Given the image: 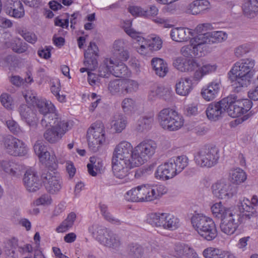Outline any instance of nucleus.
I'll return each instance as SVG.
<instances>
[{"instance_id":"48","label":"nucleus","mask_w":258,"mask_h":258,"mask_svg":"<svg viewBox=\"0 0 258 258\" xmlns=\"http://www.w3.org/2000/svg\"><path fill=\"white\" fill-rule=\"evenodd\" d=\"M231 181L235 184H239L246 179V174L241 169L237 168L230 172Z\"/></svg>"},{"instance_id":"15","label":"nucleus","mask_w":258,"mask_h":258,"mask_svg":"<svg viewBox=\"0 0 258 258\" xmlns=\"http://www.w3.org/2000/svg\"><path fill=\"white\" fill-rule=\"evenodd\" d=\"M242 222L240 213L234 210V212L221 220L220 228L223 233L231 235Z\"/></svg>"},{"instance_id":"59","label":"nucleus","mask_w":258,"mask_h":258,"mask_svg":"<svg viewBox=\"0 0 258 258\" xmlns=\"http://www.w3.org/2000/svg\"><path fill=\"white\" fill-rule=\"evenodd\" d=\"M155 167V164L154 163L145 165L136 170L135 176L136 177L138 178L142 176L150 174L153 172Z\"/></svg>"},{"instance_id":"1","label":"nucleus","mask_w":258,"mask_h":258,"mask_svg":"<svg viewBox=\"0 0 258 258\" xmlns=\"http://www.w3.org/2000/svg\"><path fill=\"white\" fill-rule=\"evenodd\" d=\"M255 63L254 59L247 58L240 59L233 65L228 75L232 86L236 91H239L250 84Z\"/></svg>"},{"instance_id":"60","label":"nucleus","mask_w":258,"mask_h":258,"mask_svg":"<svg viewBox=\"0 0 258 258\" xmlns=\"http://www.w3.org/2000/svg\"><path fill=\"white\" fill-rule=\"evenodd\" d=\"M84 64L85 68L80 69V71L81 73H84L85 72H90V71L95 70L97 66V59L94 58L90 60L85 58Z\"/></svg>"},{"instance_id":"43","label":"nucleus","mask_w":258,"mask_h":258,"mask_svg":"<svg viewBox=\"0 0 258 258\" xmlns=\"http://www.w3.org/2000/svg\"><path fill=\"white\" fill-rule=\"evenodd\" d=\"M127 252L131 258H141L144 253V249L140 244L131 243L127 245Z\"/></svg>"},{"instance_id":"46","label":"nucleus","mask_w":258,"mask_h":258,"mask_svg":"<svg viewBox=\"0 0 258 258\" xmlns=\"http://www.w3.org/2000/svg\"><path fill=\"white\" fill-rule=\"evenodd\" d=\"M76 219V215L74 212L70 213L67 218L56 228L58 232H63L72 228Z\"/></svg>"},{"instance_id":"37","label":"nucleus","mask_w":258,"mask_h":258,"mask_svg":"<svg viewBox=\"0 0 258 258\" xmlns=\"http://www.w3.org/2000/svg\"><path fill=\"white\" fill-rule=\"evenodd\" d=\"M211 209L213 216L221 220L231 214L234 210L224 207L221 202L214 204Z\"/></svg>"},{"instance_id":"9","label":"nucleus","mask_w":258,"mask_h":258,"mask_svg":"<svg viewBox=\"0 0 258 258\" xmlns=\"http://www.w3.org/2000/svg\"><path fill=\"white\" fill-rule=\"evenodd\" d=\"M111 74L116 77L125 78L130 77L132 73L123 62L107 58L99 68V75L102 77H108Z\"/></svg>"},{"instance_id":"26","label":"nucleus","mask_w":258,"mask_h":258,"mask_svg":"<svg viewBox=\"0 0 258 258\" xmlns=\"http://www.w3.org/2000/svg\"><path fill=\"white\" fill-rule=\"evenodd\" d=\"M141 162H112V169L114 175L122 179L128 173L130 169L141 165Z\"/></svg>"},{"instance_id":"12","label":"nucleus","mask_w":258,"mask_h":258,"mask_svg":"<svg viewBox=\"0 0 258 258\" xmlns=\"http://www.w3.org/2000/svg\"><path fill=\"white\" fill-rule=\"evenodd\" d=\"M157 149L156 143L150 140H144L133 148L132 161H147L154 155Z\"/></svg>"},{"instance_id":"63","label":"nucleus","mask_w":258,"mask_h":258,"mask_svg":"<svg viewBox=\"0 0 258 258\" xmlns=\"http://www.w3.org/2000/svg\"><path fill=\"white\" fill-rule=\"evenodd\" d=\"M121 106L124 112H130L136 108V103L132 99L125 98L122 102Z\"/></svg>"},{"instance_id":"5","label":"nucleus","mask_w":258,"mask_h":258,"mask_svg":"<svg viewBox=\"0 0 258 258\" xmlns=\"http://www.w3.org/2000/svg\"><path fill=\"white\" fill-rule=\"evenodd\" d=\"M88 230L100 244L116 251L119 250L121 245L120 238L111 230L97 224L92 225Z\"/></svg>"},{"instance_id":"21","label":"nucleus","mask_w":258,"mask_h":258,"mask_svg":"<svg viewBox=\"0 0 258 258\" xmlns=\"http://www.w3.org/2000/svg\"><path fill=\"white\" fill-rule=\"evenodd\" d=\"M24 184L30 192H35L41 187L42 183L41 176L40 178L38 172L32 168L27 169L23 179Z\"/></svg>"},{"instance_id":"4","label":"nucleus","mask_w":258,"mask_h":258,"mask_svg":"<svg viewBox=\"0 0 258 258\" xmlns=\"http://www.w3.org/2000/svg\"><path fill=\"white\" fill-rule=\"evenodd\" d=\"M191 223L194 229L204 240L212 241L218 235V231L213 220L201 214L194 215Z\"/></svg>"},{"instance_id":"44","label":"nucleus","mask_w":258,"mask_h":258,"mask_svg":"<svg viewBox=\"0 0 258 258\" xmlns=\"http://www.w3.org/2000/svg\"><path fill=\"white\" fill-rule=\"evenodd\" d=\"M163 214L152 213L148 214L146 218V222L156 227H163Z\"/></svg>"},{"instance_id":"57","label":"nucleus","mask_w":258,"mask_h":258,"mask_svg":"<svg viewBox=\"0 0 258 258\" xmlns=\"http://www.w3.org/2000/svg\"><path fill=\"white\" fill-rule=\"evenodd\" d=\"M6 125L9 130L15 135H18L22 132V129L18 123L13 118L6 121Z\"/></svg>"},{"instance_id":"41","label":"nucleus","mask_w":258,"mask_h":258,"mask_svg":"<svg viewBox=\"0 0 258 258\" xmlns=\"http://www.w3.org/2000/svg\"><path fill=\"white\" fill-rule=\"evenodd\" d=\"M244 14L249 18L254 17L258 12V1L257 0H247L242 7Z\"/></svg>"},{"instance_id":"56","label":"nucleus","mask_w":258,"mask_h":258,"mask_svg":"<svg viewBox=\"0 0 258 258\" xmlns=\"http://www.w3.org/2000/svg\"><path fill=\"white\" fill-rule=\"evenodd\" d=\"M98 47L95 43L90 42L88 48L84 53L85 58L88 59L90 60L94 58L96 59V57L98 55Z\"/></svg>"},{"instance_id":"54","label":"nucleus","mask_w":258,"mask_h":258,"mask_svg":"<svg viewBox=\"0 0 258 258\" xmlns=\"http://www.w3.org/2000/svg\"><path fill=\"white\" fill-rule=\"evenodd\" d=\"M10 47L14 51L19 53H23L27 49L26 43L23 42L18 38L14 39Z\"/></svg>"},{"instance_id":"32","label":"nucleus","mask_w":258,"mask_h":258,"mask_svg":"<svg viewBox=\"0 0 258 258\" xmlns=\"http://www.w3.org/2000/svg\"><path fill=\"white\" fill-rule=\"evenodd\" d=\"M2 167L7 173L20 177L25 170V166L20 162H2Z\"/></svg>"},{"instance_id":"62","label":"nucleus","mask_w":258,"mask_h":258,"mask_svg":"<svg viewBox=\"0 0 258 258\" xmlns=\"http://www.w3.org/2000/svg\"><path fill=\"white\" fill-rule=\"evenodd\" d=\"M250 49L249 45L247 44L240 45L234 49V54L238 58L241 57L248 53Z\"/></svg>"},{"instance_id":"23","label":"nucleus","mask_w":258,"mask_h":258,"mask_svg":"<svg viewBox=\"0 0 258 258\" xmlns=\"http://www.w3.org/2000/svg\"><path fill=\"white\" fill-rule=\"evenodd\" d=\"M200 40L204 45L208 44L221 43L227 39V34L222 31H213L211 32L200 33L198 34Z\"/></svg>"},{"instance_id":"36","label":"nucleus","mask_w":258,"mask_h":258,"mask_svg":"<svg viewBox=\"0 0 258 258\" xmlns=\"http://www.w3.org/2000/svg\"><path fill=\"white\" fill-rule=\"evenodd\" d=\"M203 255L205 258H235V256L229 251L213 247L205 249Z\"/></svg>"},{"instance_id":"50","label":"nucleus","mask_w":258,"mask_h":258,"mask_svg":"<svg viewBox=\"0 0 258 258\" xmlns=\"http://www.w3.org/2000/svg\"><path fill=\"white\" fill-rule=\"evenodd\" d=\"M150 186L153 201L160 198L167 191L166 187L162 184H153Z\"/></svg>"},{"instance_id":"24","label":"nucleus","mask_w":258,"mask_h":258,"mask_svg":"<svg viewBox=\"0 0 258 258\" xmlns=\"http://www.w3.org/2000/svg\"><path fill=\"white\" fill-rule=\"evenodd\" d=\"M192 80L189 77H181L176 81L174 89L179 96L186 97L194 89Z\"/></svg>"},{"instance_id":"49","label":"nucleus","mask_w":258,"mask_h":258,"mask_svg":"<svg viewBox=\"0 0 258 258\" xmlns=\"http://www.w3.org/2000/svg\"><path fill=\"white\" fill-rule=\"evenodd\" d=\"M153 116H144L138 120L137 129L140 132L148 130L151 127L153 122Z\"/></svg>"},{"instance_id":"29","label":"nucleus","mask_w":258,"mask_h":258,"mask_svg":"<svg viewBox=\"0 0 258 258\" xmlns=\"http://www.w3.org/2000/svg\"><path fill=\"white\" fill-rule=\"evenodd\" d=\"M232 210H237L238 213H240L242 220L243 219H250L256 216V211L252 206H251V203L247 199L240 201L236 208Z\"/></svg>"},{"instance_id":"34","label":"nucleus","mask_w":258,"mask_h":258,"mask_svg":"<svg viewBox=\"0 0 258 258\" xmlns=\"http://www.w3.org/2000/svg\"><path fill=\"white\" fill-rule=\"evenodd\" d=\"M210 8L211 4L208 0H195L188 5L187 11L190 14L197 15Z\"/></svg>"},{"instance_id":"25","label":"nucleus","mask_w":258,"mask_h":258,"mask_svg":"<svg viewBox=\"0 0 258 258\" xmlns=\"http://www.w3.org/2000/svg\"><path fill=\"white\" fill-rule=\"evenodd\" d=\"M21 120L30 127H36L38 118L33 110L26 104L21 105L18 108Z\"/></svg>"},{"instance_id":"20","label":"nucleus","mask_w":258,"mask_h":258,"mask_svg":"<svg viewBox=\"0 0 258 258\" xmlns=\"http://www.w3.org/2000/svg\"><path fill=\"white\" fill-rule=\"evenodd\" d=\"M20 253L25 252H31L33 248L31 244H27L23 246L18 244V239L13 238L7 241L5 245V252L6 255V258H18V255L16 252V249Z\"/></svg>"},{"instance_id":"30","label":"nucleus","mask_w":258,"mask_h":258,"mask_svg":"<svg viewBox=\"0 0 258 258\" xmlns=\"http://www.w3.org/2000/svg\"><path fill=\"white\" fill-rule=\"evenodd\" d=\"M174 168L172 162H164L158 167L155 176L157 179L163 180L172 178L176 175V170Z\"/></svg>"},{"instance_id":"55","label":"nucleus","mask_w":258,"mask_h":258,"mask_svg":"<svg viewBox=\"0 0 258 258\" xmlns=\"http://www.w3.org/2000/svg\"><path fill=\"white\" fill-rule=\"evenodd\" d=\"M218 150L215 148H211L204 155H202V161H217L219 160Z\"/></svg>"},{"instance_id":"58","label":"nucleus","mask_w":258,"mask_h":258,"mask_svg":"<svg viewBox=\"0 0 258 258\" xmlns=\"http://www.w3.org/2000/svg\"><path fill=\"white\" fill-rule=\"evenodd\" d=\"M14 39L11 35L8 32H4L0 35V48H6L10 47Z\"/></svg>"},{"instance_id":"3","label":"nucleus","mask_w":258,"mask_h":258,"mask_svg":"<svg viewBox=\"0 0 258 258\" xmlns=\"http://www.w3.org/2000/svg\"><path fill=\"white\" fill-rule=\"evenodd\" d=\"M41 124L47 127L44 133L43 137L51 144L57 143L60 140L73 125L72 121L62 120L60 117L50 119L49 117H46Z\"/></svg>"},{"instance_id":"38","label":"nucleus","mask_w":258,"mask_h":258,"mask_svg":"<svg viewBox=\"0 0 258 258\" xmlns=\"http://www.w3.org/2000/svg\"><path fill=\"white\" fill-rule=\"evenodd\" d=\"M143 186L140 185L128 191L125 196L126 200L133 202H143V195L145 192L143 190Z\"/></svg>"},{"instance_id":"35","label":"nucleus","mask_w":258,"mask_h":258,"mask_svg":"<svg viewBox=\"0 0 258 258\" xmlns=\"http://www.w3.org/2000/svg\"><path fill=\"white\" fill-rule=\"evenodd\" d=\"M172 92L171 88H164L154 84L151 86L148 94V98L151 100H154L158 98H164Z\"/></svg>"},{"instance_id":"53","label":"nucleus","mask_w":258,"mask_h":258,"mask_svg":"<svg viewBox=\"0 0 258 258\" xmlns=\"http://www.w3.org/2000/svg\"><path fill=\"white\" fill-rule=\"evenodd\" d=\"M147 39L149 40V46L151 52L153 51L159 50L162 48L163 41L159 36L152 35Z\"/></svg>"},{"instance_id":"7","label":"nucleus","mask_w":258,"mask_h":258,"mask_svg":"<svg viewBox=\"0 0 258 258\" xmlns=\"http://www.w3.org/2000/svg\"><path fill=\"white\" fill-rule=\"evenodd\" d=\"M88 147L94 152L98 151L107 143V135L103 124L96 122L91 124L87 132Z\"/></svg>"},{"instance_id":"18","label":"nucleus","mask_w":258,"mask_h":258,"mask_svg":"<svg viewBox=\"0 0 258 258\" xmlns=\"http://www.w3.org/2000/svg\"><path fill=\"white\" fill-rule=\"evenodd\" d=\"M222 82L220 78L213 79L201 90V95L205 101L209 102L217 98L222 88Z\"/></svg>"},{"instance_id":"31","label":"nucleus","mask_w":258,"mask_h":258,"mask_svg":"<svg viewBox=\"0 0 258 258\" xmlns=\"http://www.w3.org/2000/svg\"><path fill=\"white\" fill-rule=\"evenodd\" d=\"M223 99L217 102L210 103L206 109L207 117L211 120L219 119L222 114L225 111V105Z\"/></svg>"},{"instance_id":"10","label":"nucleus","mask_w":258,"mask_h":258,"mask_svg":"<svg viewBox=\"0 0 258 258\" xmlns=\"http://www.w3.org/2000/svg\"><path fill=\"white\" fill-rule=\"evenodd\" d=\"M132 22L127 21L123 26L125 33L130 36L134 41L133 46L137 52L142 56H148L151 54L149 40L143 36L142 34L132 28Z\"/></svg>"},{"instance_id":"2","label":"nucleus","mask_w":258,"mask_h":258,"mask_svg":"<svg viewBox=\"0 0 258 258\" xmlns=\"http://www.w3.org/2000/svg\"><path fill=\"white\" fill-rule=\"evenodd\" d=\"M39 174L46 191L51 195L59 193L63 182L59 176L55 175L58 168L57 162H39Z\"/></svg>"},{"instance_id":"11","label":"nucleus","mask_w":258,"mask_h":258,"mask_svg":"<svg viewBox=\"0 0 258 258\" xmlns=\"http://www.w3.org/2000/svg\"><path fill=\"white\" fill-rule=\"evenodd\" d=\"M29 94L28 93L24 94V97L28 103L36 106L40 113L43 115L41 123H43L46 117H49L50 119L60 117L56 112L54 106L50 101L44 98H38L33 94Z\"/></svg>"},{"instance_id":"51","label":"nucleus","mask_w":258,"mask_h":258,"mask_svg":"<svg viewBox=\"0 0 258 258\" xmlns=\"http://www.w3.org/2000/svg\"><path fill=\"white\" fill-rule=\"evenodd\" d=\"M50 90L52 93L56 97V99L60 102L66 101V96L59 94L60 90V83L58 80L55 79L51 82Z\"/></svg>"},{"instance_id":"27","label":"nucleus","mask_w":258,"mask_h":258,"mask_svg":"<svg viewBox=\"0 0 258 258\" xmlns=\"http://www.w3.org/2000/svg\"><path fill=\"white\" fill-rule=\"evenodd\" d=\"M217 68L216 64L204 62L200 63L197 61V66L194 71L193 79L195 81L200 82L204 76L214 73Z\"/></svg>"},{"instance_id":"28","label":"nucleus","mask_w":258,"mask_h":258,"mask_svg":"<svg viewBox=\"0 0 258 258\" xmlns=\"http://www.w3.org/2000/svg\"><path fill=\"white\" fill-rule=\"evenodd\" d=\"M173 65L176 70L180 72L190 73L196 70L197 61L195 59L179 56L174 59Z\"/></svg>"},{"instance_id":"22","label":"nucleus","mask_w":258,"mask_h":258,"mask_svg":"<svg viewBox=\"0 0 258 258\" xmlns=\"http://www.w3.org/2000/svg\"><path fill=\"white\" fill-rule=\"evenodd\" d=\"M7 14L15 19H21L25 16V10L20 0H6Z\"/></svg>"},{"instance_id":"47","label":"nucleus","mask_w":258,"mask_h":258,"mask_svg":"<svg viewBox=\"0 0 258 258\" xmlns=\"http://www.w3.org/2000/svg\"><path fill=\"white\" fill-rule=\"evenodd\" d=\"M0 101L3 106L9 111H13L15 108L14 97L7 93H3L1 95Z\"/></svg>"},{"instance_id":"16","label":"nucleus","mask_w":258,"mask_h":258,"mask_svg":"<svg viewBox=\"0 0 258 258\" xmlns=\"http://www.w3.org/2000/svg\"><path fill=\"white\" fill-rule=\"evenodd\" d=\"M133 150L131 143L126 141L119 142L113 149L112 161H131Z\"/></svg>"},{"instance_id":"14","label":"nucleus","mask_w":258,"mask_h":258,"mask_svg":"<svg viewBox=\"0 0 258 258\" xmlns=\"http://www.w3.org/2000/svg\"><path fill=\"white\" fill-rule=\"evenodd\" d=\"M4 147L10 154L16 156H24L28 152V147L25 143L12 136H8L4 139Z\"/></svg>"},{"instance_id":"52","label":"nucleus","mask_w":258,"mask_h":258,"mask_svg":"<svg viewBox=\"0 0 258 258\" xmlns=\"http://www.w3.org/2000/svg\"><path fill=\"white\" fill-rule=\"evenodd\" d=\"M124 94L136 92L139 89V83L132 79H123Z\"/></svg>"},{"instance_id":"64","label":"nucleus","mask_w":258,"mask_h":258,"mask_svg":"<svg viewBox=\"0 0 258 258\" xmlns=\"http://www.w3.org/2000/svg\"><path fill=\"white\" fill-rule=\"evenodd\" d=\"M52 199L48 194H43L38 199L33 202V204L35 206L48 205L51 204Z\"/></svg>"},{"instance_id":"8","label":"nucleus","mask_w":258,"mask_h":258,"mask_svg":"<svg viewBox=\"0 0 258 258\" xmlns=\"http://www.w3.org/2000/svg\"><path fill=\"white\" fill-rule=\"evenodd\" d=\"M225 111L229 116L235 118L241 116L249 111L252 102L248 99H238L234 95H230L223 99Z\"/></svg>"},{"instance_id":"42","label":"nucleus","mask_w":258,"mask_h":258,"mask_svg":"<svg viewBox=\"0 0 258 258\" xmlns=\"http://www.w3.org/2000/svg\"><path fill=\"white\" fill-rule=\"evenodd\" d=\"M163 228L173 230L179 225V220L175 216L167 213L163 214Z\"/></svg>"},{"instance_id":"45","label":"nucleus","mask_w":258,"mask_h":258,"mask_svg":"<svg viewBox=\"0 0 258 258\" xmlns=\"http://www.w3.org/2000/svg\"><path fill=\"white\" fill-rule=\"evenodd\" d=\"M123 80L115 79L110 82L108 90L112 94L124 95Z\"/></svg>"},{"instance_id":"61","label":"nucleus","mask_w":258,"mask_h":258,"mask_svg":"<svg viewBox=\"0 0 258 258\" xmlns=\"http://www.w3.org/2000/svg\"><path fill=\"white\" fill-rule=\"evenodd\" d=\"M159 13V9L154 5H150L148 9H144L143 17L151 18L156 17Z\"/></svg>"},{"instance_id":"19","label":"nucleus","mask_w":258,"mask_h":258,"mask_svg":"<svg viewBox=\"0 0 258 258\" xmlns=\"http://www.w3.org/2000/svg\"><path fill=\"white\" fill-rule=\"evenodd\" d=\"M181 53L185 57H201L204 54V46L198 35L191 38L190 44L183 46Z\"/></svg>"},{"instance_id":"13","label":"nucleus","mask_w":258,"mask_h":258,"mask_svg":"<svg viewBox=\"0 0 258 258\" xmlns=\"http://www.w3.org/2000/svg\"><path fill=\"white\" fill-rule=\"evenodd\" d=\"M213 27L210 24L204 23L198 25L195 30L183 27H175L172 28L170 33L171 39L178 42H185L189 40L190 36H194L196 34L212 30Z\"/></svg>"},{"instance_id":"39","label":"nucleus","mask_w":258,"mask_h":258,"mask_svg":"<svg viewBox=\"0 0 258 258\" xmlns=\"http://www.w3.org/2000/svg\"><path fill=\"white\" fill-rule=\"evenodd\" d=\"M151 63L156 75L160 77H163L167 74L168 69L167 64L163 59L160 58H153Z\"/></svg>"},{"instance_id":"17","label":"nucleus","mask_w":258,"mask_h":258,"mask_svg":"<svg viewBox=\"0 0 258 258\" xmlns=\"http://www.w3.org/2000/svg\"><path fill=\"white\" fill-rule=\"evenodd\" d=\"M213 194L221 199H228L237 192L236 188L230 182L224 180H219L212 186Z\"/></svg>"},{"instance_id":"40","label":"nucleus","mask_w":258,"mask_h":258,"mask_svg":"<svg viewBox=\"0 0 258 258\" xmlns=\"http://www.w3.org/2000/svg\"><path fill=\"white\" fill-rule=\"evenodd\" d=\"M127 124V120L124 115H116L113 117L111 122V128L117 133H120L123 131Z\"/></svg>"},{"instance_id":"33","label":"nucleus","mask_w":258,"mask_h":258,"mask_svg":"<svg viewBox=\"0 0 258 258\" xmlns=\"http://www.w3.org/2000/svg\"><path fill=\"white\" fill-rule=\"evenodd\" d=\"M34 150L41 161H52L55 159L54 153L48 152L46 146L41 142H36L34 146Z\"/></svg>"},{"instance_id":"6","label":"nucleus","mask_w":258,"mask_h":258,"mask_svg":"<svg viewBox=\"0 0 258 258\" xmlns=\"http://www.w3.org/2000/svg\"><path fill=\"white\" fill-rule=\"evenodd\" d=\"M161 127L168 131H176L184 124L183 117L176 110L167 108L161 110L157 116Z\"/></svg>"}]
</instances>
